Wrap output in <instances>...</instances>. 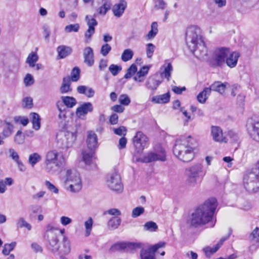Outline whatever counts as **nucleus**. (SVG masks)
Masks as SVG:
<instances>
[{"label": "nucleus", "instance_id": "obj_1", "mask_svg": "<svg viewBox=\"0 0 259 259\" xmlns=\"http://www.w3.org/2000/svg\"><path fill=\"white\" fill-rule=\"evenodd\" d=\"M217 206L218 203L215 198H210L207 199L188 217L186 225L190 228L196 229L208 224L212 220Z\"/></svg>", "mask_w": 259, "mask_h": 259}, {"label": "nucleus", "instance_id": "obj_2", "mask_svg": "<svg viewBox=\"0 0 259 259\" xmlns=\"http://www.w3.org/2000/svg\"><path fill=\"white\" fill-rule=\"evenodd\" d=\"M186 40L193 54L199 59H203L207 54V49L201 35V30L197 26H189L186 31Z\"/></svg>", "mask_w": 259, "mask_h": 259}, {"label": "nucleus", "instance_id": "obj_3", "mask_svg": "<svg viewBox=\"0 0 259 259\" xmlns=\"http://www.w3.org/2000/svg\"><path fill=\"white\" fill-rule=\"evenodd\" d=\"M192 141V138L190 136L176 141L173 148V153L179 160L183 162H189L193 159L194 148Z\"/></svg>", "mask_w": 259, "mask_h": 259}, {"label": "nucleus", "instance_id": "obj_4", "mask_svg": "<svg viewBox=\"0 0 259 259\" xmlns=\"http://www.w3.org/2000/svg\"><path fill=\"white\" fill-rule=\"evenodd\" d=\"M60 177L64 179L65 189L72 193L79 192L82 188V182L79 174L75 170L63 169L59 173Z\"/></svg>", "mask_w": 259, "mask_h": 259}, {"label": "nucleus", "instance_id": "obj_5", "mask_svg": "<svg viewBox=\"0 0 259 259\" xmlns=\"http://www.w3.org/2000/svg\"><path fill=\"white\" fill-rule=\"evenodd\" d=\"M242 186L246 191L254 193L259 190V174L253 168L244 174Z\"/></svg>", "mask_w": 259, "mask_h": 259}, {"label": "nucleus", "instance_id": "obj_6", "mask_svg": "<svg viewBox=\"0 0 259 259\" xmlns=\"http://www.w3.org/2000/svg\"><path fill=\"white\" fill-rule=\"evenodd\" d=\"M59 229L52 225L48 224L46 227L44 238L49 243V248L53 252L59 249Z\"/></svg>", "mask_w": 259, "mask_h": 259}, {"label": "nucleus", "instance_id": "obj_7", "mask_svg": "<svg viewBox=\"0 0 259 259\" xmlns=\"http://www.w3.org/2000/svg\"><path fill=\"white\" fill-rule=\"evenodd\" d=\"M166 159V153L164 149L160 145L156 147L154 152L147 153L138 161L143 162H151L155 161H165Z\"/></svg>", "mask_w": 259, "mask_h": 259}, {"label": "nucleus", "instance_id": "obj_8", "mask_svg": "<svg viewBox=\"0 0 259 259\" xmlns=\"http://www.w3.org/2000/svg\"><path fill=\"white\" fill-rule=\"evenodd\" d=\"M108 187L116 193H121L123 190V185L119 173L114 171L110 173L106 180Z\"/></svg>", "mask_w": 259, "mask_h": 259}, {"label": "nucleus", "instance_id": "obj_9", "mask_svg": "<svg viewBox=\"0 0 259 259\" xmlns=\"http://www.w3.org/2000/svg\"><path fill=\"white\" fill-rule=\"evenodd\" d=\"M76 137L74 134L68 132H61L57 135L58 144L62 149H68L73 145Z\"/></svg>", "mask_w": 259, "mask_h": 259}, {"label": "nucleus", "instance_id": "obj_10", "mask_svg": "<svg viewBox=\"0 0 259 259\" xmlns=\"http://www.w3.org/2000/svg\"><path fill=\"white\" fill-rule=\"evenodd\" d=\"M188 181L190 185L195 186L201 174L203 172V165L197 163L186 169Z\"/></svg>", "mask_w": 259, "mask_h": 259}, {"label": "nucleus", "instance_id": "obj_11", "mask_svg": "<svg viewBox=\"0 0 259 259\" xmlns=\"http://www.w3.org/2000/svg\"><path fill=\"white\" fill-rule=\"evenodd\" d=\"M134 146L138 153H141L149 145L148 137L142 132H138L133 139Z\"/></svg>", "mask_w": 259, "mask_h": 259}, {"label": "nucleus", "instance_id": "obj_12", "mask_svg": "<svg viewBox=\"0 0 259 259\" xmlns=\"http://www.w3.org/2000/svg\"><path fill=\"white\" fill-rule=\"evenodd\" d=\"M229 48L220 47L214 51L212 57L217 66L222 67L224 65L226 57L229 54Z\"/></svg>", "mask_w": 259, "mask_h": 259}, {"label": "nucleus", "instance_id": "obj_13", "mask_svg": "<svg viewBox=\"0 0 259 259\" xmlns=\"http://www.w3.org/2000/svg\"><path fill=\"white\" fill-rule=\"evenodd\" d=\"M143 244L140 242H119L113 245L111 249L113 251L125 250L126 251H130L141 248Z\"/></svg>", "mask_w": 259, "mask_h": 259}, {"label": "nucleus", "instance_id": "obj_14", "mask_svg": "<svg viewBox=\"0 0 259 259\" xmlns=\"http://www.w3.org/2000/svg\"><path fill=\"white\" fill-rule=\"evenodd\" d=\"M165 243L161 242L157 243L147 249H142L141 251L140 256L141 259H155V253L161 247H164Z\"/></svg>", "mask_w": 259, "mask_h": 259}, {"label": "nucleus", "instance_id": "obj_15", "mask_svg": "<svg viewBox=\"0 0 259 259\" xmlns=\"http://www.w3.org/2000/svg\"><path fill=\"white\" fill-rule=\"evenodd\" d=\"M247 131L250 137L259 142V120L249 119L246 124Z\"/></svg>", "mask_w": 259, "mask_h": 259}, {"label": "nucleus", "instance_id": "obj_16", "mask_svg": "<svg viewBox=\"0 0 259 259\" xmlns=\"http://www.w3.org/2000/svg\"><path fill=\"white\" fill-rule=\"evenodd\" d=\"M93 109V104L91 102H84L76 108L75 114L79 118L85 119L87 114L92 112Z\"/></svg>", "mask_w": 259, "mask_h": 259}, {"label": "nucleus", "instance_id": "obj_17", "mask_svg": "<svg viewBox=\"0 0 259 259\" xmlns=\"http://www.w3.org/2000/svg\"><path fill=\"white\" fill-rule=\"evenodd\" d=\"M85 20L89 27L88 30L85 32V42L89 43L92 38V36L95 33V27L97 25V21L93 18H90L89 16L87 15Z\"/></svg>", "mask_w": 259, "mask_h": 259}, {"label": "nucleus", "instance_id": "obj_18", "mask_svg": "<svg viewBox=\"0 0 259 259\" xmlns=\"http://www.w3.org/2000/svg\"><path fill=\"white\" fill-rule=\"evenodd\" d=\"M210 135L212 139L217 142H227L226 137L224 136L223 130L218 126H211L210 128Z\"/></svg>", "mask_w": 259, "mask_h": 259}, {"label": "nucleus", "instance_id": "obj_19", "mask_svg": "<svg viewBox=\"0 0 259 259\" xmlns=\"http://www.w3.org/2000/svg\"><path fill=\"white\" fill-rule=\"evenodd\" d=\"M45 161L52 162H63L64 163L65 158L64 156L60 155L56 150L48 151L46 155Z\"/></svg>", "mask_w": 259, "mask_h": 259}, {"label": "nucleus", "instance_id": "obj_20", "mask_svg": "<svg viewBox=\"0 0 259 259\" xmlns=\"http://www.w3.org/2000/svg\"><path fill=\"white\" fill-rule=\"evenodd\" d=\"M240 56L239 52L231 51L229 50V54L226 57L225 63L230 68H233L237 66L238 59Z\"/></svg>", "mask_w": 259, "mask_h": 259}, {"label": "nucleus", "instance_id": "obj_21", "mask_svg": "<svg viewBox=\"0 0 259 259\" xmlns=\"http://www.w3.org/2000/svg\"><path fill=\"white\" fill-rule=\"evenodd\" d=\"M82 158L85 165H93L95 167H96V164L95 163L96 158L94 150L83 151L82 152Z\"/></svg>", "mask_w": 259, "mask_h": 259}, {"label": "nucleus", "instance_id": "obj_22", "mask_svg": "<svg viewBox=\"0 0 259 259\" xmlns=\"http://www.w3.org/2000/svg\"><path fill=\"white\" fill-rule=\"evenodd\" d=\"M87 144L90 150H94L98 147L97 135L93 131L88 132Z\"/></svg>", "mask_w": 259, "mask_h": 259}, {"label": "nucleus", "instance_id": "obj_23", "mask_svg": "<svg viewBox=\"0 0 259 259\" xmlns=\"http://www.w3.org/2000/svg\"><path fill=\"white\" fill-rule=\"evenodd\" d=\"M83 57L84 62L88 66H92L94 64V54L93 49L90 47H87L83 50Z\"/></svg>", "mask_w": 259, "mask_h": 259}, {"label": "nucleus", "instance_id": "obj_24", "mask_svg": "<svg viewBox=\"0 0 259 259\" xmlns=\"http://www.w3.org/2000/svg\"><path fill=\"white\" fill-rule=\"evenodd\" d=\"M126 6V2L124 0H120L118 3L114 5L112 8L114 15L117 17H121L123 14Z\"/></svg>", "mask_w": 259, "mask_h": 259}, {"label": "nucleus", "instance_id": "obj_25", "mask_svg": "<svg viewBox=\"0 0 259 259\" xmlns=\"http://www.w3.org/2000/svg\"><path fill=\"white\" fill-rule=\"evenodd\" d=\"M45 170L51 174H55L63 165V162H52L45 161Z\"/></svg>", "mask_w": 259, "mask_h": 259}, {"label": "nucleus", "instance_id": "obj_26", "mask_svg": "<svg viewBox=\"0 0 259 259\" xmlns=\"http://www.w3.org/2000/svg\"><path fill=\"white\" fill-rule=\"evenodd\" d=\"M229 83L227 82L223 83L218 81L213 83L209 88L210 89V92L213 91L222 95L225 93L226 89Z\"/></svg>", "mask_w": 259, "mask_h": 259}, {"label": "nucleus", "instance_id": "obj_27", "mask_svg": "<svg viewBox=\"0 0 259 259\" xmlns=\"http://www.w3.org/2000/svg\"><path fill=\"white\" fill-rule=\"evenodd\" d=\"M57 52L58 53V58L59 59H63L70 55L72 52L71 47L65 45H61L57 47Z\"/></svg>", "mask_w": 259, "mask_h": 259}, {"label": "nucleus", "instance_id": "obj_28", "mask_svg": "<svg viewBox=\"0 0 259 259\" xmlns=\"http://www.w3.org/2000/svg\"><path fill=\"white\" fill-rule=\"evenodd\" d=\"M170 100L169 93L157 95L151 98V102L156 104H165L169 102Z\"/></svg>", "mask_w": 259, "mask_h": 259}, {"label": "nucleus", "instance_id": "obj_29", "mask_svg": "<svg viewBox=\"0 0 259 259\" xmlns=\"http://www.w3.org/2000/svg\"><path fill=\"white\" fill-rule=\"evenodd\" d=\"M71 251V243L68 238L64 236L62 239V246L60 248V253L62 254L67 255Z\"/></svg>", "mask_w": 259, "mask_h": 259}, {"label": "nucleus", "instance_id": "obj_30", "mask_svg": "<svg viewBox=\"0 0 259 259\" xmlns=\"http://www.w3.org/2000/svg\"><path fill=\"white\" fill-rule=\"evenodd\" d=\"M77 91L79 94H83L88 98H92L94 96V90L85 85H79L77 88Z\"/></svg>", "mask_w": 259, "mask_h": 259}, {"label": "nucleus", "instance_id": "obj_31", "mask_svg": "<svg viewBox=\"0 0 259 259\" xmlns=\"http://www.w3.org/2000/svg\"><path fill=\"white\" fill-rule=\"evenodd\" d=\"M70 87V77L66 76L63 78L60 92L62 94L67 93L71 91Z\"/></svg>", "mask_w": 259, "mask_h": 259}, {"label": "nucleus", "instance_id": "obj_32", "mask_svg": "<svg viewBox=\"0 0 259 259\" xmlns=\"http://www.w3.org/2000/svg\"><path fill=\"white\" fill-rule=\"evenodd\" d=\"M160 83V81L155 79L153 77H150L147 79L146 85L148 89L155 91Z\"/></svg>", "mask_w": 259, "mask_h": 259}, {"label": "nucleus", "instance_id": "obj_33", "mask_svg": "<svg viewBox=\"0 0 259 259\" xmlns=\"http://www.w3.org/2000/svg\"><path fill=\"white\" fill-rule=\"evenodd\" d=\"M38 60V56L36 52H31L28 56L26 63L29 65L30 67H34L36 62Z\"/></svg>", "mask_w": 259, "mask_h": 259}, {"label": "nucleus", "instance_id": "obj_34", "mask_svg": "<svg viewBox=\"0 0 259 259\" xmlns=\"http://www.w3.org/2000/svg\"><path fill=\"white\" fill-rule=\"evenodd\" d=\"M158 31L157 23L152 22L151 25V30L146 36L147 39L148 40L153 39L158 33Z\"/></svg>", "mask_w": 259, "mask_h": 259}, {"label": "nucleus", "instance_id": "obj_35", "mask_svg": "<svg viewBox=\"0 0 259 259\" xmlns=\"http://www.w3.org/2000/svg\"><path fill=\"white\" fill-rule=\"evenodd\" d=\"M41 160V156L38 153H33L29 155L28 163L33 167L34 165L40 162Z\"/></svg>", "mask_w": 259, "mask_h": 259}, {"label": "nucleus", "instance_id": "obj_36", "mask_svg": "<svg viewBox=\"0 0 259 259\" xmlns=\"http://www.w3.org/2000/svg\"><path fill=\"white\" fill-rule=\"evenodd\" d=\"M33 128L35 130H38L40 127V118L39 115L35 112L30 114Z\"/></svg>", "mask_w": 259, "mask_h": 259}, {"label": "nucleus", "instance_id": "obj_37", "mask_svg": "<svg viewBox=\"0 0 259 259\" xmlns=\"http://www.w3.org/2000/svg\"><path fill=\"white\" fill-rule=\"evenodd\" d=\"M210 94V89L208 88H205L197 96V100L200 103H204Z\"/></svg>", "mask_w": 259, "mask_h": 259}, {"label": "nucleus", "instance_id": "obj_38", "mask_svg": "<svg viewBox=\"0 0 259 259\" xmlns=\"http://www.w3.org/2000/svg\"><path fill=\"white\" fill-rule=\"evenodd\" d=\"M13 180L11 178H6L4 180H0V193H4L7 190L6 186H11Z\"/></svg>", "mask_w": 259, "mask_h": 259}, {"label": "nucleus", "instance_id": "obj_39", "mask_svg": "<svg viewBox=\"0 0 259 259\" xmlns=\"http://www.w3.org/2000/svg\"><path fill=\"white\" fill-rule=\"evenodd\" d=\"M121 223V220L117 217H112L108 222V226L111 230H115L118 228Z\"/></svg>", "mask_w": 259, "mask_h": 259}, {"label": "nucleus", "instance_id": "obj_40", "mask_svg": "<svg viewBox=\"0 0 259 259\" xmlns=\"http://www.w3.org/2000/svg\"><path fill=\"white\" fill-rule=\"evenodd\" d=\"M84 227H85V233L84 235L85 237H88L90 235L93 225V220L91 217L89 218L84 223Z\"/></svg>", "mask_w": 259, "mask_h": 259}, {"label": "nucleus", "instance_id": "obj_41", "mask_svg": "<svg viewBox=\"0 0 259 259\" xmlns=\"http://www.w3.org/2000/svg\"><path fill=\"white\" fill-rule=\"evenodd\" d=\"M163 69V70L161 72V75L162 77L164 76L168 80L170 77L171 72L172 70V67L171 63H168L166 66H163L161 68V70Z\"/></svg>", "mask_w": 259, "mask_h": 259}, {"label": "nucleus", "instance_id": "obj_42", "mask_svg": "<svg viewBox=\"0 0 259 259\" xmlns=\"http://www.w3.org/2000/svg\"><path fill=\"white\" fill-rule=\"evenodd\" d=\"M61 99L63 103L67 107L72 108L76 104V101L73 97L63 96L61 97Z\"/></svg>", "mask_w": 259, "mask_h": 259}, {"label": "nucleus", "instance_id": "obj_43", "mask_svg": "<svg viewBox=\"0 0 259 259\" xmlns=\"http://www.w3.org/2000/svg\"><path fill=\"white\" fill-rule=\"evenodd\" d=\"M220 248V245L217 244L213 247L207 246L203 249V250L207 256H209L215 252Z\"/></svg>", "mask_w": 259, "mask_h": 259}, {"label": "nucleus", "instance_id": "obj_44", "mask_svg": "<svg viewBox=\"0 0 259 259\" xmlns=\"http://www.w3.org/2000/svg\"><path fill=\"white\" fill-rule=\"evenodd\" d=\"M25 137L21 130H19L14 136V141L17 145L22 144L24 142Z\"/></svg>", "mask_w": 259, "mask_h": 259}, {"label": "nucleus", "instance_id": "obj_45", "mask_svg": "<svg viewBox=\"0 0 259 259\" xmlns=\"http://www.w3.org/2000/svg\"><path fill=\"white\" fill-rule=\"evenodd\" d=\"M155 46L152 43H148L146 45V52L147 57L151 59L155 50Z\"/></svg>", "mask_w": 259, "mask_h": 259}, {"label": "nucleus", "instance_id": "obj_46", "mask_svg": "<svg viewBox=\"0 0 259 259\" xmlns=\"http://www.w3.org/2000/svg\"><path fill=\"white\" fill-rule=\"evenodd\" d=\"M6 124L7 125V128L3 130L2 134L4 138H8L13 133L14 126L12 124L8 122H6Z\"/></svg>", "mask_w": 259, "mask_h": 259}, {"label": "nucleus", "instance_id": "obj_47", "mask_svg": "<svg viewBox=\"0 0 259 259\" xmlns=\"http://www.w3.org/2000/svg\"><path fill=\"white\" fill-rule=\"evenodd\" d=\"M157 228L158 227L156 224L152 221L148 222L144 225V229L150 232H154Z\"/></svg>", "mask_w": 259, "mask_h": 259}, {"label": "nucleus", "instance_id": "obj_48", "mask_svg": "<svg viewBox=\"0 0 259 259\" xmlns=\"http://www.w3.org/2000/svg\"><path fill=\"white\" fill-rule=\"evenodd\" d=\"M133 55V52L131 50L126 49L121 55V59L124 62L128 61L132 58Z\"/></svg>", "mask_w": 259, "mask_h": 259}, {"label": "nucleus", "instance_id": "obj_49", "mask_svg": "<svg viewBox=\"0 0 259 259\" xmlns=\"http://www.w3.org/2000/svg\"><path fill=\"white\" fill-rule=\"evenodd\" d=\"M16 245V243L15 242L5 244L2 251L3 253L5 255H8L14 249Z\"/></svg>", "mask_w": 259, "mask_h": 259}, {"label": "nucleus", "instance_id": "obj_50", "mask_svg": "<svg viewBox=\"0 0 259 259\" xmlns=\"http://www.w3.org/2000/svg\"><path fill=\"white\" fill-rule=\"evenodd\" d=\"M118 101L121 105L128 106L131 103V99L127 95L122 94L120 95Z\"/></svg>", "mask_w": 259, "mask_h": 259}, {"label": "nucleus", "instance_id": "obj_51", "mask_svg": "<svg viewBox=\"0 0 259 259\" xmlns=\"http://www.w3.org/2000/svg\"><path fill=\"white\" fill-rule=\"evenodd\" d=\"M80 77V70L77 67H75L73 69L71 73L70 80L72 81H77Z\"/></svg>", "mask_w": 259, "mask_h": 259}, {"label": "nucleus", "instance_id": "obj_52", "mask_svg": "<svg viewBox=\"0 0 259 259\" xmlns=\"http://www.w3.org/2000/svg\"><path fill=\"white\" fill-rule=\"evenodd\" d=\"M111 4L106 2L99 9V13L101 15H105L108 10L110 9Z\"/></svg>", "mask_w": 259, "mask_h": 259}, {"label": "nucleus", "instance_id": "obj_53", "mask_svg": "<svg viewBox=\"0 0 259 259\" xmlns=\"http://www.w3.org/2000/svg\"><path fill=\"white\" fill-rule=\"evenodd\" d=\"M137 71V68L135 64H132L127 69L126 73L124 75L125 78H131Z\"/></svg>", "mask_w": 259, "mask_h": 259}, {"label": "nucleus", "instance_id": "obj_54", "mask_svg": "<svg viewBox=\"0 0 259 259\" xmlns=\"http://www.w3.org/2000/svg\"><path fill=\"white\" fill-rule=\"evenodd\" d=\"M79 28V25L78 24H70L67 25L65 27V31L66 32L69 33L71 32H77Z\"/></svg>", "mask_w": 259, "mask_h": 259}, {"label": "nucleus", "instance_id": "obj_55", "mask_svg": "<svg viewBox=\"0 0 259 259\" xmlns=\"http://www.w3.org/2000/svg\"><path fill=\"white\" fill-rule=\"evenodd\" d=\"M17 225L20 227H24L26 228L28 231L31 230L32 228L31 225L25 221V220L22 218L18 220L17 222Z\"/></svg>", "mask_w": 259, "mask_h": 259}, {"label": "nucleus", "instance_id": "obj_56", "mask_svg": "<svg viewBox=\"0 0 259 259\" xmlns=\"http://www.w3.org/2000/svg\"><path fill=\"white\" fill-rule=\"evenodd\" d=\"M113 131L115 134L120 136H124L127 131L126 128L123 126H120L118 128H113Z\"/></svg>", "mask_w": 259, "mask_h": 259}, {"label": "nucleus", "instance_id": "obj_57", "mask_svg": "<svg viewBox=\"0 0 259 259\" xmlns=\"http://www.w3.org/2000/svg\"><path fill=\"white\" fill-rule=\"evenodd\" d=\"M45 185L47 187V188L52 192L54 193L55 194H58L59 192V190L58 188L52 184L50 182L48 181H46L45 182Z\"/></svg>", "mask_w": 259, "mask_h": 259}, {"label": "nucleus", "instance_id": "obj_58", "mask_svg": "<svg viewBox=\"0 0 259 259\" xmlns=\"http://www.w3.org/2000/svg\"><path fill=\"white\" fill-rule=\"evenodd\" d=\"M111 50V47L108 44L103 45L101 48L100 53L103 56H106Z\"/></svg>", "mask_w": 259, "mask_h": 259}, {"label": "nucleus", "instance_id": "obj_59", "mask_svg": "<svg viewBox=\"0 0 259 259\" xmlns=\"http://www.w3.org/2000/svg\"><path fill=\"white\" fill-rule=\"evenodd\" d=\"M14 121L16 123H20L23 126H26L29 122L27 118L20 116L15 117Z\"/></svg>", "mask_w": 259, "mask_h": 259}, {"label": "nucleus", "instance_id": "obj_60", "mask_svg": "<svg viewBox=\"0 0 259 259\" xmlns=\"http://www.w3.org/2000/svg\"><path fill=\"white\" fill-rule=\"evenodd\" d=\"M121 69V66L114 64H111L109 67V71L114 76L116 75Z\"/></svg>", "mask_w": 259, "mask_h": 259}, {"label": "nucleus", "instance_id": "obj_61", "mask_svg": "<svg viewBox=\"0 0 259 259\" xmlns=\"http://www.w3.org/2000/svg\"><path fill=\"white\" fill-rule=\"evenodd\" d=\"M34 80L30 74H27L24 79V83L25 86H30L34 83Z\"/></svg>", "mask_w": 259, "mask_h": 259}, {"label": "nucleus", "instance_id": "obj_62", "mask_svg": "<svg viewBox=\"0 0 259 259\" xmlns=\"http://www.w3.org/2000/svg\"><path fill=\"white\" fill-rule=\"evenodd\" d=\"M144 211V208L143 207H137L135 208L132 211V217L137 218L142 214Z\"/></svg>", "mask_w": 259, "mask_h": 259}, {"label": "nucleus", "instance_id": "obj_63", "mask_svg": "<svg viewBox=\"0 0 259 259\" xmlns=\"http://www.w3.org/2000/svg\"><path fill=\"white\" fill-rule=\"evenodd\" d=\"M22 105L26 108H30L32 106V99L30 97H26L23 99Z\"/></svg>", "mask_w": 259, "mask_h": 259}, {"label": "nucleus", "instance_id": "obj_64", "mask_svg": "<svg viewBox=\"0 0 259 259\" xmlns=\"http://www.w3.org/2000/svg\"><path fill=\"white\" fill-rule=\"evenodd\" d=\"M10 157L15 162L19 160V156L18 153L13 148L9 149Z\"/></svg>", "mask_w": 259, "mask_h": 259}]
</instances>
